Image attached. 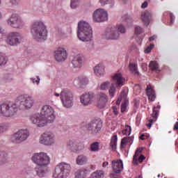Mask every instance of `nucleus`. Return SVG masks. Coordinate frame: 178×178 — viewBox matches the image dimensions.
<instances>
[{
    "instance_id": "51",
    "label": "nucleus",
    "mask_w": 178,
    "mask_h": 178,
    "mask_svg": "<svg viewBox=\"0 0 178 178\" xmlns=\"http://www.w3.org/2000/svg\"><path fill=\"white\" fill-rule=\"evenodd\" d=\"M170 24H173L175 23V15L173 13H170Z\"/></svg>"
},
{
    "instance_id": "36",
    "label": "nucleus",
    "mask_w": 178,
    "mask_h": 178,
    "mask_svg": "<svg viewBox=\"0 0 178 178\" xmlns=\"http://www.w3.org/2000/svg\"><path fill=\"white\" fill-rule=\"evenodd\" d=\"M111 86H112V83H111L109 81L103 82L100 85L99 89L104 91L105 90H108Z\"/></svg>"
},
{
    "instance_id": "22",
    "label": "nucleus",
    "mask_w": 178,
    "mask_h": 178,
    "mask_svg": "<svg viewBox=\"0 0 178 178\" xmlns=\"http://www.w3.org/2000/svg\"><path fill=\"white\" fill-rule=\"evenodd\" d=\"M112 168L115 173H120L123 170V161L122 160L112 161Z\"/></svg>"
},
{
    "instance_id": "55",
    "label": "nucleus",
    "mask_w": 178,
    "mask_h": 178,
    "mask_svg": "<svg viewBox=\"0 0 178 178\" xmlns=\"http://www.w3.org/2000/svg\"><path fill=\"white\" fill-rule=\"evenodd\" d=\"M3 38V31H2V28L0 26V41Z\"/></svg>"
},
{
    "instance_id": "53",
    "label": "nucleus",
    "mask_w": 178,
    "mask_h": 178,
    "mask_svg": "<svg viewBox=\"0 0 178 178\" xmlns=\"http://www.w3.org/2000/svg\"><path fill=\"white\" fill-rule=\"evenodd\" d=\"M13 5H19V0H10Z\"/></svg>"
},
{
    "instance_id": "5",
    "label": "nucleus",
    "mask_w": 178,
    "mask_h": 178,
    "mask_svg": "<svg viewBox=\"0 0 178 178\" xmlns=\"http://www.w3.org/2000/svg\"><path fill=\"white\" fill-rule=\"evenodd\" d=\"M17 107L21 111L31 109L34 106V97L29 95H21L16 99Z\"/></svg>"
},
{
    "instance_id": "41",
    "label": "nucleus",
    "mask_w": 178,
    "mask_h": 178,
    "mask_svg": "<svg viewBox=\"0 0 178 178\" xmlns=\"http://www.w3.org/2000/svg\"><path fill=\"white\" fill-rule=\"evenodd\" d=\"M8 60H6V56L2 54V53H0V66H5Z\"/></svg>"
},
{
    "instance_id": "34",
    "label": "nucleus",
    "mask_w": 178,
    "mask_h": 178,
    "mask_svg": "<svg viewBox=\"0 0 178 178\" xmlns=\"http://www.w3.org/2000/svg\"><path fill=\"white\" fill-rule=\"evenodd\" d=\"M129 70L134 74H139L138 70L137 69V64L136 63L129 64Z\"/></svg>"
},
{
    "instance_id": "58",
    "label": "nucleus",
    "mask_w": 178,
    "mask_h": 178,
    "mask_svg": "<svg viewBox=\"0 0 178 178\" xmlns=\"http://www.w3.org/2000/svg\"><path fill=\"white\" fill-rule=\"evenodd\" d=\"M155 38H156V35L151 36V37L149 38V41H154V40H155Z\"/></svg>"
},
{
    "instance_id": "42",
    "label": "nucleus",
    "mask_w": 178,
    "mask_h": 178,
    "mask_svg": "<svg viewBox=\"0 0 178 178\" xmlns=\"http://www.w3.org/2000/svg\"><path fill=\"white\" fill-rule=\"evenodd\" d=\"M9 129V125L8 124H0V133H3L4 131H6Z\"/></svg>"
},
{
    "instance_id": "61",
    "label": "nucleus",
    "mask_w": 178,
    "mask_h": 178,
    "mask_svg": "<svg viewBox=\"0 0 178 178\" xmlns=\"http://www.w3.org/2000/svg\"><path fill=\"white\" fill-rule=\"evenodd\" d=\"M0 19H2V13L0 12Z\"/></svg>"
},
{
    "instance_id": "38",
    "label": "nucleus",
    "mask_w": 178,
    "mask_h": 178,
    "mask_svg": "<svg viewBox=\"0 0 178 178\" xmlns=\"http://www.w3.org/2000/svg\"><path fill=\"white\" fill-rule=\"evenodd\" d=\"M122 134H124V136H130V134H131V127L125 125L122 130Z\"/></svg>"
},
{
    "instance_id": "54",
    "label": "nucleus",
    "mask_w": 178,
    "mask_h": 178,
    "mask_svg": "<svg viewBox=\"0 0 178 178\" xmlns=\"http://www.w3.org/2000/svg\"><path fill=\"white\" fill-rule=\"evenodd\" d=\"M120 97L122 98H126V97H127V95L126 94V91L122 90L121 92Z\"/></svg>"
},
{
    "instance_id": "3",
    "label": "nucleus",
    "mask_w": 178,
    "mask_h": 178,
    "mask_svg": "<svg viewBox=\"0 0 178 178\" xmlns=\"http://www.w3.org/2000/svg\"><path fill=\"white\" fill-rule=\"evenodd\" d=\"M31 34H32V37L37 41H42L47 40L48 31L44 22L36 21L31 26Z\"/></svg>"
},
{
    "instance_id": "50",
    "label": "nucleus",
    "mask_w": 178,
    "mask_h": 178,
    "mask_svg": "<svg viewBox=\"0 0 178 178\" xmlns=\"http://www.w3.org/2000/svg\"><path fill=\"white\" fill-rule=\"evenodd\" d=\"M144 160H145V156L143 154L138 157V162H139V163H141Z\"/></svg>"
},
{
    "instance_id": "40",
    "label": "nucleus",
    "mask_w": 178,
    "mask_h": 178,
    "mask_svg": "<svg viewBox=\"0 0 178 178\" xmlns=\"http://www.w3.org/2000/svg\"><path fill=\"white\" fill-rule=\"evenodd\" d=\"M78 80L79 81V84H81L82 86H86V84H88V79L86 76H80L78 78Z\"/></svg>"
},
{
    "instance_id": "16",
    "label": "nucleus",
    "mask_w": 178,
    "mask_h": 178,
    "mask_svg": "<svg viewBox=\"0 0 178 178\" xmlns=\"http://www.w3.org/2000/svg\"><path fill=\"white\" fill-rule=\"evenodd\" d=\"M29 135L30 134L29 132V130L20 129L13 135V138L15 139L16 141L22 143V141H25V140H27Z\"/></svg>"
},
{
    "instance_id": "12",
    "label": "nucleus",
    "mask_w": 178,
    "mask_h": 178,
    "mask_svg": "<svg viewBox=\"0 0 178 178\" xmlns=\"http://www.w3.org/2000/svg\"><path fill=\"white\" fill-rule=\"evenodd\" d=\"M39 141L44 145H52L55 144V135L51 131L44 132L40 136Z\"/></svg>"
},
{
    "instance_id": "11",
    "label": "nucleus",
    "mask_w": 178,
    "mask_h": 178,
    "mask_svg": "<svg viewBox=\"0 0 178 178\" xmlns=\"http://www.w3.org/2000/svg\"><path fill=\"white\" fill-rule=\"evenodd\" d=\"M8 26L13 27V29H23L24 26V21L17 14H13L7 20Z\"/></svg>"
},
{
    "instance_id": "59",
    "label": "nucleus",
    "mask_w": 178,
    "mask_h": 178,
    "mask_svg": "<svg viewBox=\"0 0 178 178\" xmlns=\"http://www.w3.org/2000/svg\"><path fill=\"white\" fill-rule=\"evenodd\" d=\"M108 162H104V163H103L102 166H103V168H106V166H108Z\"/></svg>"
},
{
    "instance_id": "4",
    "label": "nucleus",
    "mask_w": 178,
    "mask_h": 178,
    "mask_svg": "<svg viewBox=\"0 0 178 178\" xmlns=\"http://www.w3.org/2000/svg\"><path fill=\"white\" fill-rule=\"evenodd\" d=\"M78 38L81 41L88 42L92 40V29L90 24L86 22H80L78 24Z\"/></svg>"
},
{
    "instance_id": "17",
    "label": "nucleus",
    "mask_w": 178,
    "mask_h": 178,
    "mask_svg": "<svg viewBox=\"0 0 178 178\" xmlns=\"http://www.w3.org/2000/svg\"><path fill=\"white\" fill-rule=\"evenodd\" d=\"M108 95L105 93H99L97 97V106L99 109H104L108 105Z\"/></svg>"
},
{
    "instance_id": "8",
    "label": "nucleus",
    "mask_w": 178,
    "mask_h": 178,
    "mask_svg": "<svg viewBox=\"0 0 178 178\" xmlns=\"http://www.w3.org/2000/svg\"><path fill=\"white\" fill-rule=\"evenodd\" d=\"M54 95L56 97H60L62 104L65 108H71V106H73V93L70 90L63 89L60 95L59 93H54Z\"/></svg>"
},
{
    "instance_id": "15",
    "label": "nucleus",
    "mask_w": 178,
    "mask_h": 178,
    "mask_svg": "<svg viewBox=\"0 0 178 178\" xmlns=\"http://www.w3.org/2000/svg\"><path fill=\"white\" fill-rule=\"evenodd\" d=\"M94 98H95V95L93 92H90L83 94L80 97L81 103L84 106H88V105H91V104H92Z\"/></svg>"
},
{
    "instance_id": "29",
    "label": "nucleus",
    "mask_w": 178,
    "mask_h": 178,
    "mask_svg": "<svg viewBox=\"0 0 178 178\" xmlns=\"http://www.w3.org/2000/svg\"><path fill=\"white\" fill-rule=\"evenodd\" d=\"M133 144V137H125L121 140V148H126V145H131Z\"/></svg>"
},
{
    "instance_id": "10",
    "label": "nucleus",
    "mask_w": 178,
    "mask_h": 178,
    "mask_svg": "<svg viewBox=\"0 0 178 178\" xmlns=\"http://www.w3.org/2000/svg\"><path fill=\"white\" fill-rule=\"evenodd\" d=\"M67 148L70 149L71 152H74L75 154H79L85 148L84 143L77 140H70L67 142Z\"/></svg>"
},
{
    "instance_id": "37",
    "label": "nucleus",
    "mask_w": 178,
    "mask_h": 178,
    "mask_svg": "<svg viewBox=\"0 0 178 178\" xmlns=\"http://www.w3.org/2000/svg\"><path fill=\"white\" fill-rule=\"evenodd\" d=\"M6 157H7V155L6 154H5V152H2L0 154V165H5V163L8 162V159Z\"/></svg>"
},
{
    "instance_id": "57",
    "label": "nucleus",
    "mask_w": 178,
    "mask_h": 178,
    "mask_svg": "<svg viewBox=\"0 0 178 178\" xmlns=\"http://www.w3.org/2000/svg\"><path fill=\"white\" fill-rule=\"evenodd\" d=\"M173 130H178V122H175Z\"/></svg>"
},
{
    "instance_id": "6",
    "label": "nucleus",
    "mask_w": 178,
    "mask_h": 178,
    "mask_svg": "<svg viewBox=\"0 0 178 178\" xmlns=\"http://www.w3.org/2000/svg\"><path fill=\"white\" fill-rule=\"evenodd\" d=\"M18 108L16 100L15 103H3L0 105V113L6 118H12L17 113Z\"/></svg>"
},
{
    "instance_id": "20",
    "label": "nucleus",
    "mask_w": 178,
    "mask_h": 178,
    "mask_svg": "<svg viewBox=\"0 0 178 178\" xmlns=\"http://www.w3.org/2000/svg\"><path fill=\"white\" fill-rule=\"evenodd\" d=\"M54 54V58L57 62H63L67 58V52L63 48H58Z\"/></svg>"
},
{
    "instance_id": "1",
    "label": "nucleus",
    "mask_w": 178,
    "mask_h": 178,
    "mask_svg": "<svg viewBox=\"0 0 178 178\" xmlns=\"http://www.w3.org/2000/svg\"><path fill=\"white\" fill-rule=\"evenodd\" d=\"M55 120V111L49 105H44L40 110V114H33L30 117V121L33 124H37L38 127H44L47 123H52Z\"/></svg>"
},
{
    "instance_id": "46",
    "label": "nucleus",
    "mask_w": 178,
    "mask_h": 178,
    "mask_svg": "<svg viewBox=\"0 0 178 178\" xmlns=\"http://www.w3.org/2000/svg\"><path fill=\"white\" fill-rule=\"evenodd\" d=\"M126 109H127V102H124L121 104V112H126Z\"/></svg>"
},
{
    "instance_id": "49",
    "label": "nucleus",
    "mask_w": 178,
    "mask_h": 178,
    "mask_svg": "<svg viewBox=\"0 0 178 178\" xmlns=\"http://www.w3.org/2000/svg\"><path fill=\"white\" fill-rule=\"evenodd\" d=\"M152 48H154V44H150L145 50V54H149V52H151V51L152 50Z\"/></svg>"
},
{
    "instance_id": "45",
    "label": "nucleus",
    "mask_w": 178,
    "mask_h": 178,
    "mask_svg": "<svg viewBox=\"0 0 178 178\" xmlns=\"http://www.w3.org/2000/svg\"><path fill=\"white\" fill-rule=\"evenodd\" d=\"M134 91L136 95L140 94L141 92V86L140 85H136L134 87Z\"/></svg>"
},
{
    "instance_id": "2",
    "label": "nucleus",
    "mask_w": 178,
    "mask_h": 178,
    "mask_svg": "<svg viewBox=\"0 0 178 178\" xmlns=\"http://www.w3.org/2000/svg\"><path fill=\"white\" fill-rule=\"evenodd\" d=\"M32 161L38 165L35 172L39 177H44L47 172V166L51 163L49 156L44 152L36 153L32 156Z\"/></svg>"
},
{
    "instance_id": "24",
    "label": "nucleus",
    "mask_w": 178,
    "mask_h": 178,
    "mask_svg": "<svg viewBox=\"0 0 178 178\" xmlns=\"http://www.w3.org/2000/svg\"><path fill=\"white\" fill-rule=\"evenodd\" d=\"M146 94L149 98V101H155V98H156V96L155 95V90H154L151 85H148L147 86Z\"/></svg>"
},
{
    "instance_id": "43",
    "label": "nucleus",
    "mask_w": 178,
    "mask_h": 178,
    "mask_svg": "<svg viewBox=\"0 0 178 178\" xmlns=\"http://www.w3.org/2000/svg\"><path fill=\"white\" fill-rule=\"evenodd\" d=\"M70 6L72 9H76L79 6V0H71Z\"/></svg>"
},
{
    "instance_id": "63",
    "label": "nucleus",
    "mask_w": 178,
    "mask_h": 178,
    "mask_svg": "<svg viewBox=\"0 0 178 178\" xmlns=\"http://www.w3.org/2000/svg\"><path fill=\"white\" fill-rule=\"evenodd\" d=\"M157 177H161V175L159 174V175H157Z\"/></svg>"
},
{
    "instance_id": "18",
    "label": "nucleus",
    "mask_w": 178,
    "mask_h": 178,
    "mask_svg": "<svg viewBox=\"0 0 178 178\" xmlns=\"http://www.w3.org/2000/svg\"><path fill=\"white\" fill-rule=\"evenodd\" d=\"M88 130L91 131L92 134H97L102 129V122L96 120L88 124Z\"/></svg>"
},
{
    "instance_id": "56",
    "label": "nucleus",
    "mask_w": 178,
    "mask_h": 178,
    "mask_svg": "<svg viewBox=\"0 0 178 178\" xmlns=\"http://www.w3.org/2000/svg\"><path fill=\"white\" fill-rule=\"evenodd\" d=\"M147 6H148V3L147 1H145L142 6H141V8H143V9L147 8Z\"/></svg>"
},
{
    "instance_id": "14",
    "label": "nucleus",
    "mask_w": 178,
    "mask_h": 178,
    "mask_svg": "<svg viewBox=\"0 0 178 178\" xmlns=\"http://www.w3.org/2000/svg\"><path fill=\"white\" fill-rule=\"evenodd\" d=\"M93 20L97 23L106 22L108 20V13L101 8L96 10L93 13Z\"/></svg>"
},
{
    "instance_id": "7",
    "label": "nucleus",
    "mask_w": 178,
    "mask_h": 178,
    "mask_svg": "<svg viewBox=\"0 0 178 178\" xmlns=\"http://www.w3.org/2000/svg\"><path fill=\"white\" fill-rule=\"evenodd\" d=\"M72 170V167L70 164L66 163H60L58 165L55 171L53 174L54 178H67L69 175H70V171Z\"/></svg>"
},
{
    "instance_id": "44",
    "label": "nucleus",
    "mask_w": 178,
    "mask_h": 178,
    "mask_svg": "<svg viewBox=\"0 0 178 178\" xmlns=\"http://www.w3.org/2000/svg\"><path fill=\"white\" fill-rule=\"evenodd\" d=\"M101 5H106L107 3H109L111 6L113 5L114 2L113 0H99Z\"/></svg>"
},
{
    "instance_id": "19",
    "label": "nucleus",
    "mask_w": 178,
    "mask_h": 178,
    "mask_svg": "<svg viewBox=\"0 0 178 178\" xmlns=\"http://www.w3.org/2000/svg\"><path fill=\"white\" fill-rule=\"evenodd\" d=\"M159 109H161V106L157 105L153 108V113L152 114V118H149L147 120V122L146 123V126L149 128H151L152 126V123L156 122V119H158V116H159Z\"/></svg>"
},
{
    "instance_id": "48",
    "label": "nucleus",
    "mask_w": 178,
    "mask_h": 178,
    "mask_svg": "<svg viewBox=\"0 0 178 178\" xmlns=\"http://www.w3.org/2000/svg\"><path fill=\"white\" fill-rule=\"evenodd\" d=\"M143 29H141V27L140 26H136L135 28V34L138 35V34H141V33H143Z\"/></svg>"
},
{
    "instance_id": "52",
    "label": "nucleus",
    "mask_w": 178,
    "mask_h": 178,
    "mask_svg": "<svg viewBox=\"0 0 178 178\" xmlns=\"http://www.w3.org/2000/svg\"><path fill=\"white\" fill-rule=\"evenodd\" d=\"M31 80L33 81V84H35V83H36V84H40V77L38 76L37 77V79L31 78Z\"/></svg>"
},
{
    "instance_id": "28",
    "label": "nucleus",
    "mask_w": 178,
    "mask_h": 178,
    "mask_svg": "<svg viewBox=\"0 0 178 178\" xmlns=\"http://www.w3.org/2000/svg\"><path fill=\"white\" fill-rule=\"evenodd\" d=\"M87 175H88V170L81 168L75 172V178H86L87 177Z\"/></svg>"
},
{
    "instance_id": "25",
    "label": "nucleus",
    "mask_w": 178,
    "mask_h": 178,
    "mask_svg": "<svg viewBox=\"0 0 178 178\" xmlns=\"http://www.w3.org/2000/svg\"><path fill=\"white\" fill-rule=\"evenodd\" d=\"M113 80H114V81H116L118 87H122L124 84V79L123 78V75H122V74L120 73L115 74L113 77Z\"/></svg>"
},
{
    "instance_id": "13",
    "label": "nucleus",
    "mask_w": 178,
    "mask_h": 178,
    "mask_svg": "<svg viewBox=\"0 0 178 178\" xmlns=\"http://www.w3.org/2000/svg\"><path fill=\"white\" fill-rule=\"evenodd\" d=\"M22 35L19 32H11L7 36L6 42L8 45H19L22 42Z\"/></svg>"
},
{
    "instance_id": "23",
    "label": "nucleus",
    "mask_w": 178,
    "mask_h": 178,
    "mask_svg": "<svg viewBox=\"0 0 178 178\" xmlns=\"http://www.w3.org/2000/svg\"><path fill=\"white\" fill-rule=\"evenodd\" d=\"M94 72L97 77H101L105 74V67L102 63H99L94 67Z\"/></svg>"
},
{
    "instance_id": "64",
    "label": "nucleus",
    "mask_w": 178,
    "mask_h": 178,
    "mask_svg": "<svg viewBox=\"0 0 178 178\" xmlns=\"http://www.w3.org/2000/svg\"><path fill=\"white\" fill-rule=\"evenodd\" d=\"M23 175H26V173H25V172H23Z\"/></svg>"
},
{
    "instance_id": "47",
    "label": "nucleus",
    "mask_w": 178,
    "mask_h": 178,
    "mask_svg": "<svg viewBox=\"0 0 178 178\" xmlns=\"http://www.w3.org/2000/svg\"><path fill=\"white\" fill-rule=\"evenodd\" d=\"M111 109L114 115H118V113H119V106H113Z\"/></svg>"
},
{
    "instance_id": "39",
    "label": "nucleus",
    "mask_w": 178,
    "mask_h": 178,
    "mask_svg": "<svg viewBox=\"0 0 178 178\" xmlns=\"http://www.w3.org/2000/svg\"><path fill=\"white\" fill-rule=\"evenodd\" d=\"M149 67L154 72V70H158V69H159V65L156 61H151Z\"/></svg>"
},
{
    "instance_id": "35",
    "label": "nucleus",
    "mask_w": 178,
    "mask_h": 178,
    "mask_svg": "<svg viewBox=\"0 0 178 178\" xmlns=\"http://www.w3.org/2000/svg\"><path fill=\"white\" fill-rule=\"evenodd\" d=\"M108 93L111 98L115 97V94H116V88H115L114 83H111V86L109 87Z\"/></svg>"
},
{
    "instance_id": "26",
    "label": "nucleus",
    "mask_w": 178,
    "mask_h": 178,
    "mask_svg": "<svg viewBox=\"0 0 178 178\" xmlns=\"http://www.w3.org/2000/svg\"><path fill=\"white\" fill-rule=\"evenodd\" d=\"M151 16H152L151 13H149V11H145L142 13V15H141L142 22H143L145 24L148 26L151 22Z\"/></svg>"
},
{
    "instance_id": "62",
    "label": "nucleus",
    "mask_w": 178,
    "mask_h": 178,
    "mask_svg": "<svg viewBox=\"0 0 178 178\" xmlns=\"http://www.w3.org/2000/svg\"><path fill=\"white\" fill-rule=\"evenodd\" d=\"M119 102H120V101H119V99L117 100V104H119Z\"/></svg>"
},
{
    "instance_id": "60",
    "label": "nucleus",
    "mask_w": 178,
    "mask_h": 178,
    "mask_svg": "<svg viewBox=\"0 0 178 178\" xmlns=\"http://www.w3.org/2000/svg\"><path fill=\"white\" fill-rule=\"evenodd\" d=\"M145 135L144 134H142L140 137V140H145Z\"/></svg>"
},
{
    "instance_id": "33",
    "label": "nucleus",
    "mask_w": 178,
    "mask_h": 178,
    "mask_svg": "<svg viewBox=\"0 0 178 178\" xmlns=\"http://www.w3.org/2000/svg\"><path fill=\"white\" fill-rule=\"evenodd\" d=\"M90 149L92 152H98L99 151V143L94 142L90 144Z\"/></svg>"
},
{
    "instance_id": "9",
    "label": "nucleus",
    "mask_w": 178,
    "mask_h": 178,
    "mask_svg": "<svg viewBox=\"0 0 178 178\" xmlns=\"http://www.w3.org/2000/svg\"><path fill=\"white\" fill-rule=\"evenodd\" d=\"M124 34L126 33V28L122 24H120L118 26V30L115 28H112L110 31H108L105 35L107 40H118L119 37H120V34Z\"/></svg>"
},
{
    "instance_id": "32",
    "label": "nucleus",
    "mask_w": 178,
    "mask_h": 178,
    "mask_svg": "<svg viewBox=\"0 0 178 178\" xmlns=\"http://www.w3.org/2000/svg\"><path fill=\"white\" fill-rule=\"evenodd\" d=\"M118 145V135H113L111 137L110 147H111V149L115 151L116 149V147Z\"/></svg>"
},
{
    "instance_id": "31",
    "label": "nucleus",
    "mask_w": 178,
    "mask_h": 178,
    "mask_svg": "<svg viewBox=\"0 0 178 178\" xmlns=\"http://www.w3.org/2000/svg\"><path fill=\"white\" fill-rule=\"evenodd\" d=\"M105 172L103 170H96L92 172L90 178H104Z\"/></svg>"
},
{
    "instance_id": "21",
    "label": "nucleus",
    "mask_w": 178,
    "mask_h": 178,
    "mask_svg": "<svg viewBox=\"0 0 178 178\" xmlns=\"http://www.w3.org/2000/svg\"><path fill=\"white\" fill-rule=\"evenodd\" d=\"M83 62H84V57L83 56V55L77 54L73 58L72 60V64L74 67H81Z\"/></svg>"
},
{
    "instance_id": "30",
    "label": "nucleus",
    "mask_w": 178,
    "mask_h": 178,
    "mask_svg": "<svg viewBox=\"0 0 178 178\" xmlns=\"http://www.w3.org/2000/svg\"><path fill=\"white\" fill-rule=\"evenodd\" d=\"M142 152H143V148L141 147H139L136 150L135 154L134 156V159H133L134 165H138V157L140 156V155H141Z\"/></svg>"
},
{
    "instance_id": "27",
    "label": "nucleus",
    "mask_w": 178,
    "mask_h": 178,
    "mask_svg": "<svg viewBox=\"0 0 178 178\" xmlns=\"http://www.w3.org/2000/svg\"><path fill=\"white\" fill-rule=\"evenodd\" d=\"M76 165H86L88 162V157L84 154H80L76 157Z\"/></svg>"
}]
</instances>
